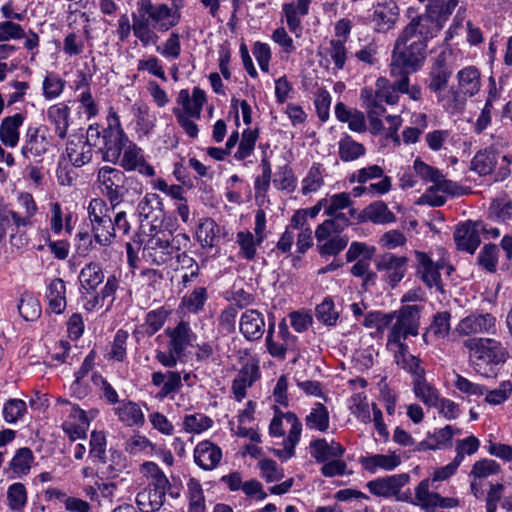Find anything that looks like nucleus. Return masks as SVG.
<instances>
[{
	"label": "nucleus",
	"mask_w": 512,
	"mask_h": 512,
	"mask_svg": "<svg viewBox=\"0 0 512 512\" xmlns=\"http://www.w3.org/2000/svg\"><path fill=\"white\" fill-rule=\"evenodd\" d=\"M459 0H429L426 12L404 27L396 40V62L415 69L426 59L429 40L437 36L458 5Z\"/></svg>",
	"instance_id": "nucleus-1"
},
{
	"label": "nucleus",
	"mask_w": 512,
	"mask_h": 512,
	"mask_svg": "<svg viewBox=\"0 0 512 512\" xmlns=\"http://www.w3.org/2000/svg\"><path fill=\"white\" fill-rule=\"evenodd\" d=\"M90 140L94 148L102 154L103 161L118 163L123 149L130 142L123 131L119 117L111 111L107 117V127L99 124L90 125Z\"/></svg>",
	"instance_id": "nucleus-2"
},
{
	"label": "nucleus",
	"mask_w": 512,
	"mask_h": 512,
	"mask_svg": "<svg viewBox=\"0 0 512 512\" xmlns=\"http://www.w3.org/2000/svg\"><path fill=\"white\" fill-rule=\"evenodd\" d=\"M464 346L470 351L475 371L487 378L496 376V367L508 358L506 347L492 338H470Z\"/></svg>",
	"instance_id": "nucleus-3"
},
{
	"label": "nucleus",
	"mask_w": 512,
	"mask_h": 512,
	"mask_svg": "<svg viewBox=\"0 0 512 512\" xmlns=\"http://www.w3.org/2000/svg\"><path fill=\"white\" fill-rule=\"evenodd\" d=\"M206 100L204 90L199 87L193 89L191 96L187 89H182L178 93L177 103L182 106L183 110L175 108L174 114L178 124L191 138H196L199 130L197 124L190 118L200 119L201 111Z\"/></svg>",
	"instance_id": "nucleus-4"
},
{
	"label": "nucleus",
	"mask_w": 512,
	"mask_h": 512,
	"mask_svg": "<svg viewBox=\"0 0 512 512\" xmlns=\"http://www.w3.org/2000/svg\"><path fill=\"white\" fill-rule=\"evenodd\" d=\"M106 202L100 198H94L88 206V216L92 224L94 239L102 246H107L115 237V227Z\"/></svg>",
	"instance_id": "nucleus-5"
},
{
	"label": "nucleus",
	"mask_w": 512,
	"mask_h": 512,
	"mask_svg": "<svg viewBox=\"0 0 512 512\" xmlns=\"http://www.w3.org/2000/svg\"><path fill=\"white\" fill-rule=\"evenodd\" d=\"M275 415L271 420L269 425V433L274 437H282L284 436V430L282 428L283 419L286 420L287 423L291 425L289 430L288 437L284 439V449L278 450L277 455L284 458H291L295 454V446L298 444L300 440V435L302 432V424L299 421L298 417L293 412L283 413L279 410L277 406L274 407Z\"/></svg>",
	"instance_id": "nucleus-6"
},
{
	"label": "nucleus",
	"mask_w": 512,
	"mask_h": 512,
	"mask_svg": "<svg viewBox=\"0 0 512 512\" xmlns=\"http://www.w3.org/2000/svg\"><path fill=\"white\" fill-rule=\"evenodd\" d=\"M421 310L422 307L419 305H403L396 311V322L392 325L387 338L391 342H399V339L417 336Z\"/></svg>",
	"instance_id": "nucleus-7"
},
{
	"label": "nucleus",
	"mask_w": 512,
	"mask_h": 512,
	"mask_svg": "<svg viewBox=\"0 0 512 512\" xmlns=\"http://www.w3.org/2000/svg\"><path fill=\"white\" fill-rule=\"evenodd\" d=\"M97 182L103 187V192L112 209H115L124 200V195L128 192L125 187L124 172L114 167H101L97 173Z\"/></svg>",
	"instance_id": "nucleus-8"
},
{
	"label": "nucleus",
	"mask_w": 512,
	"mask_h": 512,
	"mask_svg": "<svg viewBox=\"0 0 512 512\" xmlns=\"http://www.w3.org/2000/svg\"><path fill=\"white\" fill-rule=\"evenodd\" d=\"M408 258L397 256L391 252L379 255L375 259V266L379 272H383V280L391 287L395 288L404 278L407 272Z\"/></svg>",
	"instance_id": "nucleus-9"
},
{
	"label": "nucleus",
	"mask_w": 512,
	"mask_h": 512,
	"mask_svg": "<svg viewBox=\"0 0 512 512\" xmlns=\"http://www.w3.org/2000/svg\"><path fill=\"white\" fill-rule=\"evenodd\" d=\"M430 479H423L415 488L413 505L420 506L426 512H435L437 507L454 508L459 500L453 497H442L436 492H430Z\"/></svg>",
	"instance_id": "nucleus-10"
},
{
	"label": "nucleus",
	"mask_w": 512,
	"mask_h": 512,
	"mask_svg": "<svg viewBox=\"0 0 512 512\" xmlns=\"http://www.w3.org/2000/svg\"><path fill=\"white\" fill-rule=\"evenodd\" d=\"M376 86L377 90L375 92L367 88L361 91V98L365 106L385 109L383 103L394 105L399 101L400 91L396 88V81L393 84H389L387 79L379 78Z\"/></svg>",
	"instance_id": "nucleus-11"
},
{
	"label": "nucleus",
	"mask_w": 512,
	"mask_h": 512,
	"mask_svg": "<svg viewBox=\"0 0 512 512\" xmlns=\"http://www.w3.org/2000/svg\"><path fill=\"white\" fill-rule=\"evenodd\" d=\"M485 231V224L481 221L468 220L457 225L454 231V241L457 248L474 254L481 243L480 233Z\"/></svg>",
	"instance_id": "nucleus-12"
},
{
	"label": "nucleus",
	"mask_w": 512,
	"mask_h": 512,
	"mask_svg": "<svg viewBox=\"0 0 512 512\" xmlns=\"http://www.w3.org/2000/svg\"><path fill=\"white\" fill-rule=\"evenodd\" d=\"M138 13H144L149 20H152L160 31H168L179 23L180 14L165 4L154 5L151 0H140Z\"/></svg>",
	"instance_id": "nucleus-13"
},
{
	"label": "nucleus",
	"mask_w": 512,
	"mask_h": 512,
	"mask_svg": "<svg viewBox=\"0 0 512 512\" xmlns=\"http://www.w3.org/2000/svg\"><path fill=\"white\" fill-rule=\"evenodd\" d=\"M418 262L416 273L420 279L429 287H435L437 291L444 293V287L441 281L440 270L444 269L445 261L434 262L424 252L416 251Z\"/></svg>",
	"instance_id": "nucleus-14"
},
{
	"label": "nucleus",
	"mask_w": 512,
	"mask_h": 512,
	"mask_svg": "<svg viewBox=\"0 0 512 512\" xmlns=\"http://www.w3.org/2000/svg\"><path fill=\"white\" fill-rule=\"evenodd\" d=\"M175 256L170 239L165 232L152 235L144 246V257L156 265H163Z\"/></svg>",
	"instance_id": "nucleus-15"
},
{
	"label": "nucleus",
	"mask_w": 512,
	"mask_h": 512,
	"mask_svg": "<svg viewBox=\"0 0 512 512\" xmlns=\"http://www.w3.org/2000/svg\"><path fill=\"white\" fill-rule=\"evenodd\" d=\"M396 44L394 45L392 59H391V74L393 76L400 77L399 80H396V88L400 91V93L409 95L412 100H420L422 97V91L420 86L409 84V74L416 72L423 65L424 60L422 59L419 64L415 67V69L411 70V68L402 66L396 62Z\"/></svg>",
	"instance_id": "nucleus-16"
},
{
	"label": "nucleus",
	"mask_w": 512,
	"mask_h": 512,
	"mask_svg": "<svg viewBox=\"0 0 512 512\" xmlns=\"http://www.w3.org/2000/svg\"><path fill=\"white\" fill-rule=\"evenodd\" d=\"M123 155L120 156L119 164L126 171H138L147 177L155 175L154 168L148 164L142 154L141 148L135 143L129 142L123 149Z\"/></svg>",
	"instance_id": "nucleus-17"
},
{
	"label": "nucleus",
	"mask_w": 512,
	"mask_h": 512,
	"mask_svg": "<svg viewBox=\"0 0 512 512\" xmlns=\"http://www.w3.org/2000/svg\"><path fill=\"white\" fill-rule=\"evenodd\" d=\"M409 479L410 477L406 473L395 474L369 481L367 488L375 496L389 498L397 495L401 488L409 482Z\"/></svg>",
	"instance_id": "nucleus-18"
},
{
	"label": "nucleus",
	"mask_w": 512,
	"mask_h": 512,
	"mask_svg": "<svg viewBox=\"0 0 512 512\" xmlns=\"http://www.w3.org/2000/svg\"><path fill=\"white\" fill-rule=\"evenodd\" d=\"M456 78L458 81V89L452 91L455 101L461 96L473 97L480 91L481 73L475 66H467L459 70Z\"/></svg>",
	"instance_id": "nucleus-19"
},
{
	"label": "nucleus",
	"mask_w": 512,
	"mask_h": 512,
	"mask_svg": "<svg viewBox=\"0 0 512 512\" xmlns=\"http://www.w3.org/2000/svg\"><path fill=\"white\" fill-rule=\"evenodd\" d=\"M94 142L90 140V126L86 131V139L76 137L68 141L67 156L75 167H82L89 163L93 157Z\"/></svg>",
	"instance_id": "nucleus-20"
},
{
	"label": "nucleus",
	"mask_w": 512,
	"mask_h": 512,
	"mask_svg": "<svg viewBox=\"0 0 512 512\" xmlns=\"http://www.w3.org/2000/svg\"><path fill=\"white\" fill-rule=\"evenodd\" d=\"M356 210L350 208L348 214L328 215L330 218L317 226L315 238L321 243L331 235H342L341 233L351 224L350 218L355 217Z\"/></svg>",
	"instance_id": "nucleus-21"
},
{
	"label": "nucleus",
	"mask_w": 512,
	"mask_h": 512,
	"mask_svg": "<svg viewBox=\"0 0 512 512\" xmlns=\"http://www.w3.org/2000/svg\"><path fill=\"white\" fill-rule=\"evenodd\" d=\"M452 73L453 69L446 61V54L440 53L429 72V90L439 95L447 87Z\"/></svg>",
	"instance_id": "nucleus-22"
},
{
	"label": "nucleus",
	"mask_w": 512,
	"mask_h": 512,
	"mask_svg": "<svg viewBox=\"0 0 512 512\" xmlns=\"http://www.w3.org/2000/svg\"><path fill=\"white\" fill-rule=\"evenodd\" d=\"M160 197L155 193L146 194L137 206V213L141 226H144V221H150L151 229H155L157 222L161 223L163 211L161 208Z\"/></svg>",
	"instance_id": "nucleus-23"
},
{
	"label": "nucleus",
	"mask_w": 512,
	"mask_h": 512,
	"mask_svg": "<svg viewBox=\"0 0 512 512\" xmlns=\"http://www.w3.org/2000/svg\"><path fill=\"white\" fill-rule=\"evenodd\" d=\"M265 320L261 312L247 309L240 318V332L248 341L259 340L264 334Z\"/></svg>",
	"instance_id": "nucleus-24"
},
{
	"label": "nucleus",
	"mask_w": 512,
	"mask_h": 512,
	"mask_svg": "<svg viewBox=\"0 0 512 512\" xmlns=\"http://www.w3.org/2000/svg\"><path fill=\"white\" fill-rule=\"evenodd\" d=\"M404 340L399 339V342H391L387 338V348L394 353L396 364L415 376L424 369L420 367V360L414 355L409 354L408 345Z\"/></svg>",
	"instance_id": "nucleus-25"
},
{
	"label": "nucleus",
	"mask_w": 512,
	"mask_h": 512,
	"mask_svg": "<svg viewBox=\"0 0 512 512\" xmlns=\"http://www.w3.org/2000/svg\"><path fill=\"white\" fill-rule=\"evenodd\" d=\"M19 204L24 210L23 215L11 210L0 213V217L6 218L8 220V227L11 225V223H13L17 228L32 224L31 218L37 212V206L32 195L29 193L21 194L19 197Z\"/></svg>",
	"instance_id": "nucleus-26"
},
{
	"label": "nucleus",
	"mask_w": 512,
	"mask_h": 512,
	"mask_svg": "<svg viewBox=\"0 0 512 512\" xmlns=\"http://www.w3.org/2000/svg\"><path fill=\"white\" fill-rule=\"evenodd\" d=\"M50 142L40 129L29 127L25 135V143L22 146V155L25 158H41L49 149Z\"/></svg>",
	"instance_id": "nucleus-27"
},
{
	"label": "nucleus",
	"mask_w": 512,
	"mask_h": 512,
	"mask_svg": "<svg viewBox=\"0 0 512 512\" xmlns=\"http://www.w3.org/2000/svg\"><path fill=\"white\" fill-rule=\"evenodd\" d=\"M169 488L147 486L136 496V504L142 512H157L165 503Z\"/></svg>",
	"instance_id": "nucleus-28"
},
{
	"label": "nucleus",
	"mask_w": 512,
	"mask_h": 512,
	"mask_svg": "<svg viewBox=\"0 0 512 512\" xmlns=\"http://www.w3.org/2000/svg\"><path fill=\"white\" fill-rule=\"evenodd\" d=\"M399 16V8L395 1L379 3L374 10L372 21L378 32H386L393 28Z\"/></svg>",
	"instance_id": "nucleus-29"
},
{
	"label": "nucleus",
	"mask_w": 512,
	"mask_h": 512,
	"mask_svg": "<svg viewBox=\"0 0 512 512\" xmlns=\"http://www.w3.org/2000/svg\"><path fill=\"white\" fill-rule=\"evenodd\" d=\"M221 459V449L210 441L198 443L194 450L195 463L204 470H213Z\"/></svg>",
	"instance_id": "nucleus-30"
},
{
	"label": "nucleus",
	"mask_w": 512,
	"mask_h": 512,
	"mask_svg": "<svg viewBox=\"0 0 512 512\" xmlns=\"http://www.w3.org/2000/svg\"><path fill=\"white\" fill-rule=\"evenodd\" d=\"M166 335L170 338L168 348L176 354H183L188 345L191 344L195 334L192 332L190 324L181 321L173 328L165 330Z\"/></svg>",
	"instance_id": "nucleus-31"
},
{
	"label": "nucleus",
	"mask_w": 512,
	"mask_h": 512,
	"mask_svg": "<svg viewBox=\"0 0 512 512\" xmlns=\"http://www.w3.org/2000/svg\"><path fill=\"white\" fill-rule=\"evenodd\" d=\"M495 325V318L491 314H472L462 319L457 331L462 335H470L489 331Z\"/></svg>",
	"instance_id": "nucleus-32"
},
{
	"label": "nucleus",
	"mask_w": 512,
	"mask_h": 512,
	"mask_svg": "<svg viewBox=\"0 0 512 512\" xmlns=\"http://www.w3.org/2000/svg\"><path fill=\"white\" fill-rule=\"evenodd\" d=\"M460 433L459 429H454L451 425L436 430L433 434L419 443V450H437L452 446V438L454 434Z\"/></svg>",
	"instance_id": "nucleus-33"
},
{
	"label": "nucleus",
	"mask_w": 512,
	"mask_h": 512,
	"mask_svg": "<svg viewBox=\"0 0 512 512\" xmlns=\"http://www.w3.org/2000/svg\"><path fill=\"white\" fill-rule=\"evenodd\" d=\"M358 220L362 222L371 221L375 224H388L394 222L396 216L383 201H375L358 215Z\"/></svg>",
	"instance_id": "nucleus-34"
},
{
	"label": "nucleus",
	"mask_w": 512,
	"mask_h": 512,
	"mask_svg": "<svg viewBox=\"0 0 512 512\" xmlns=\"http://www.w3.org/2000/svg\"><path fill=\"white\" fill-rule=\"evenodd\" d=\"M24 116L20 113L5 117L0 125V140L8 147H15L19 141V128Z\"/></svg>",
	"instance_id": "nucleus-35"
},
{
	"label": "nucleus",
	"mask_w": 512,
	"mask_h": 512,
	"mask_svg": "<svg viewBox=\"0 0 512 512\" xmlns=\"http://www.w3.org/2000/svg\"><path fill=\"white\" fill-rule=\"evenodd\" d=\"M259 378L257 365H245L241 368L232 383L235 398L240 401L246 396V389Z\"/></svg>",
	"instance_id": "nucleus-36"
},
{
	"label": "nucleus",
	"mask_w": 512,
	"mask_h": 512,
	"mask_svg": "<svg viewBox=\"0 0 512 512\" xmlns=\"http://www.w3.org/2000/svg\"><path fill=\"white\" fill-rule=\"evenodd\" d=\"M413 390L417 398L429 407H437L439 403L438 390L425 379V371L414 376Z\"/></svg>",
	"instance_id": "nucleus-37"
},
{
	"label": "nucleus",
	"mask_w": 512,
	"mask_h": 512,
	"mask_svg": "<svg viewBox=\"0 0 512 512\" xmlns=\"http://www.w3.org/2000/svg\"><path fill=\"white\" fill-rule=\"evenodd\" d=\"M69 115L70 108L63 103L52 105L47 110V118L55 126V133L61 139L67 136Z\"/></svg>",
	"instance_id": "nucleus-38"
},
{
	"label": "nucleus",
	"mask_w": 512,
	"mask_h": 512,
	"mask_svg": "<svg viewBox=\"0 0 512 512\" xmlns=\"http://www.w3.org/2000/svg\"><path fill=\"white\" fill-rule=\"evenodd\" d=\"M47 299L49 308L56 314H61L66 308V285L61 278L53 279L48 285Z\"/></svg>",
	"instance_id": "nucleus-39"
},
{
	"label": "nucleus",
	"mask_w": 512,
	"mask_h": 512,
	"mask_svg": "<svg viewBox=\"0 0 512 512\" xmlns=\"http://www.w3.org/2000/svg\"><path fill=\"white\" fill-rule=\"evenodd\" d=\"M220 226L212 219L205 218L198 225L196 236L202 247H214L220 239Z\"/></svg>",
	"instance_id": "nucleus-40"
},
{
	"label": "nucleus",
	"mask_w": 512,
	"mask_h": 512,
	"mask_svg": "<svg viewBox=\"0 0 512 512\" xmlns=\"http://www.w3.org/2000/svg\"><path fill=\"white\" fill-rule=\"evenodd\" d=\"M282 10L289 30L295 33L296 36H299V33L302 31L301 17L308 14L309 7H305L302 3L300 4V2L296 1L284 4Z\"/></svg>",
	"instance_id": "nucleus-41"
},
{
	"label": "nucleus",
	"mask_w": 512,
	"mask_h": 512,
	"mask_svg": "<svg viewBox=\"0 0 512 512\" xmlns=\"http://www.w3.org/2000/svg\"><path fill=\"white\" fill-rule=\"evenodd\" d=\"M104 273L100 264L90 262L86 264L80 271L79 281L81 286L89 291H95L97 287L103 282Z\"/></svg>",
	"instance_id": "nucleus-42"
},
{
	"label": "nucleus",
	"mask_w": 512,
	"mask_h": 512,
	"mask_svg": "<svg viewBox=\"0 0 512 512\" xmlns=\"http://www.w3.org/2000/svg\"><path fill=\"white\" fill-rule=\"evenodd\" d=\"M34 461V455L30 448H19L9 463L8 469L11 470L15 477L27 475Z\"/></svg>",
	"instance_id": "nucleus-43"
},
{
	"label": "nucleus",
	"mask_w": 512,
	"mask_h": 512,
	"mask_svg": "<svg viewBox=\"0 0 512 512\" xmlns=\"http://www.w3.org/2000/svg\"><path fill=\"white\" fill-rule=\"evenodd\" d=\"M132 29L135 37H137L144 46L149 43L155 44L158 36L149 27V18L144 13L132 15Z\"/></svg>",
	"instance_id": "nucleus-44"
},
{
	"label": "nucleus",
	"mask_w": 512,
	"mask_h": 512,
	"mask_svg": "<svg viewBox=\"0 0 512 512\" xmlns=\"http://www.w3.org/2000/svg\"><path fill=\"white\" fill-rule=\"evenodd\" d=\"M208 299L205 287H196L181 299L180 307L188 313L197 314L203 310Z\"/></svg>",
	"instance_id": "nucleus-45"
},
{
	"label": "nucleus",
	"mask_w": 512,
	"mask_h": 512,
	"mask_svg": "<svg viewBox=\"0 0 512 512\" xmlns=\"http://www.w3.org/2000/svg\"><path fill=\"white\" fill-rule=\"evenodd\" d=\"M401 460L399 456L393 455H382L376 454L369 457H366L362 460V464L364 468L372 473L376 471L377 468H382L387 471H391L397 466H399Z\"/></svg>",
	"instance_id": "nucleus-46"
},
{
	"label": "nucleus",
	"mask_w": 512,
	"mask_h": 512,
	"mask_svg": "<svg viewBox=\"0 0 512 512\" xmlns=\"http://www.w3.org/2000/svg\"><path fill=\"white\" fill-rule=\"evenodd\" d=\"M115 411L119 419L127 426L139 425L144 422V415L139 405L134 402H122Z\"/></svg>",
	"instance_id": "nucleus-47"
},
{
	"label": "nucleus",
	"mask_w": 512,
	"mask_h": 512,
	"mask_svg": "<svg viewBox=\"0 0 512 512\" xmlns=\"http://www.w3.org/2000/svg\"><path fill=\"white\" fill-rule=\"evenodd\" d=\"M306 426L309 429H316L321 432L329 428V412L322 403H316L311 412L305 418Z\"/></svg>",
	"instance_id": "nucleus-48"
},
{
	"label": "nucleus",
	"mask_w": 512,
	"mask_h": 512,
	"mask_svg": "<svg viewBox=\"0 0 512 512\" xmlns=\"http://www.w3.org/2000/svg\"><path fill=\"white\" fill-rule=\"evenodd\" d=\"M348 242L347 235H331L321 243L317 242V250L321 256H335L346 248Z\"/></svg>",
	"instance_id": "nucleus-49"
},
{
	"label": "nucleus",
	"mask_w": 512,
	"mask_h": 512,
	"mask_svg": "<svg viewBox=\"0 0 512 512\" xmlns=\"http://www.w3.org/2000/svg\"><path fill=\"white\" fill-rule=\"evenodd\" d=\"M365 147L352 139L351 136H345L339 141V157L344 162H350L358 159L365 154Z\"/></svg>",
	"instance_id": "nucleus-50"
},
{
	"label": "nucleus",
	"mask_w": 512,
	"mask_h": 512,
	"mask_svg": "<svg viewBox=\"0 0 512 512\" xmlns=\"http://www.w3.org/2000/svg\"><path fill=\"white\" fill-rule=\"evenodd\" d=\"M495 155L491 151H479L471 161V170L484 176L490 174L495 167Z\"/></svg>",
	"instance_id": "nucleus-51"
},
{
	"label": "nucleus",
	"mask_w": 512,
	"mask_h": 512,
	"mask_svg": "<svg viewBox=\"0 0 512 512\" xmlns=\"http://www.w3.org/2000/svg\"><path fill=\"white\" fill-rule=\"evenodd\" d=\"M236 243L240 247V254L246 260H253L256 256V247L259 246L257 237L250 231H240L236 235Z\"/></svg>",
	"instance_id": "nucleus-52"
},
{
	"label": "nucleus",
	"mask_w": 512,
	"mask_h": 512,
	"mask_svg": "<svg viewBox=\"0 0 512 512\" xmlns=\"http://www.w3.org/2000/svg\"><path fill=\"white\" fill-rule=\"evenodd\" d=\"M141 471L146 477L151 479V481L148 483L149 486H154L156 488L171 487V484L164 472L154 462L143 463L141 466Z\"/></svg>",
	"instance_id": "nucleus-53"
},
{
	"label": "nucleus",
	"mask_w": 512,
	"mask_h": 512,
	"mask_svg": "<svg viewBox=\"0 0 512 512\" xmlns=\"http://www.w3.org/2000/svg\"><path fill=\"white\" fill-rule=\"evenodd\" d=\"M26 412V402L16 398L7 400L2 410L3 418L7 423H16Z\"/></svg>",
	"instance_id": "nucleus-54"
},
{
	"label": "nucleus",
	"mask_w": 512,
	"mask_h": 512,
	"mask_svg": "<svg viewBox=\"0 0 512 512\" xmlns=\"http://www.w3.org/2000/svg\"><path fill=\"white\" fill-rule=\"evenodd\" d=\"M8 506L13 511H20L27 503V490L22 483H13L7 489Z\"/></svg>",
	"instance_id": "nucleus-55"
},
{
	"label": "nucleus",
	"mask_w": 512,
	"mask_h": 512,
	"mask_svg": "<svg viewBox=\"0 0 512 512\" xmlns=\"http://www.w3.org/2000/svg\"><path fill=\"white\" fill-rule=\"evenodd\" d=\"M168 315L169 312L164 307L149 311L145 316V333L148 336L157 333L164 326Z\"/></svg>",
	"instance_id": "nucleus-56"
},
{
	"label": "nucleus",
	"mask_w": 512,
	"mask_h": 512,
	"mask_svg": "<svg viewBox=\"0 0 512 512\" xmlns=\"http://www.w3.org/2000/svg\"><path fill=\"white\" fill-rule=\"evenodd\" d=\"M498 252L497 245L492 243L485 244L477 257L478 264L486 271L494 273L498 262Z\"/></svg>",
	"instance_id": "nucleus-57"
},
{
	"label": "nucleus",
	"mask_w": 512,
	"mask_h": 512,
	"mask_svg": "<svg viewBox=\"0 0 512 512\" xmlns=\"http://www.w3.org/2000/svg\"><path fill=\"white\" fill-rule=\"evenodd\" d=\"M322 166L314 163L310 168L307 176L302 181V193L307 195L316 192L323 184Z\"/></svg>",
	"instance_id": "nucleus-58"
},
{
	"label": "nucleus",
	"mask_w": 512,
	"mask_h": 512,
	"mask_svg": "<svg viewBox=\"0 0 512 512\" xmlns=\"http://www.w3.org/2000/svg\"><path fill=\"white\" fill-rule=\"evenodd\" d=\"M188 492V512H205V498L201 484L195 479H190L188 483Z\"/></svg>",
	"instance_id": "nucleus-59"
},
{
	"label": "nucleus",
	"mask_w": 512,
	"mask_h": 512,
	"mask_svg": "<svg viewBox=\"0 0 512 512\" xmlns=\"http://www.w3.org/2000/svg\"><path fill=\"white\" fill-rule=\"evenodd\" d=\"M351 205L352 200L348 193L342 192L334 194L329 200H325L324 213L326 215L346 214L345 212H342V210L350 208Z\"/></svg>",
	"instance_id": "nucleus-60"
},
{
	"label": "nucleus",
	"mask_w": 512,
	"mask_h": 512,
	"mask_svg": "<svg viewBox=\"0 0 512 512\" xmlns=\"http://www.w3.org/2000/svg\"><path fill=\"white\" fill-rule=\"evenodd\" d=\"M258 138L257 130L246 129L242 133V138L239 143L238 149L234 154V158L241 161L246 159L254 150Z\"/></svg>",
	"instance_id": "nucleus-61"
},
{
	"label": "nucleus",
	"mask_w": 512,
	"mask_h": 512,
	"mask_svg": "<svg viewBox=\"0 0 512 512\" xmlns=\"http://www.w3.org/2000/svg\"><path fill=\"white\" fill-rule=\"evenodd\" d=\"M184 428L187 432L190 433H201L208 428H210L213 424V421L210 417L202 414L195 413L191 415H187L184 418Z\"/></svg>",
	"instance_id": "nucleus-62"
},
{
	"label": "nucleus",
	"mask_w": 512,
	"mask_h": 512,
	"mask_svg": "<svg viewBox=\"0 0 512 512\" xmlns=\"http://www.w3.org/2000/svg\"><path fill=\"white\" fill-rule=\"evenodd\" d=\"M500 470L501 467L499 463L495 460L484 458L474 463L470 476L481 479L498 474Z\"/></svg>",
	"instance_id": "nucleus-63"
},
{
	"label": "nucleus",
	"mask_w": 512,
	"mask_h": 512,
	"mask_svg": "<svg viewBox=\"0 0 512 512\" xmlns=\"http://www.w3.org/2000/svg\"><path fill=\"white\" fill-rule=\"evenodd\" d=\"M316 318L325 325H334L339 317L334 309V303L331 298H325L322 303L317 305L315 311Z\"/></svg>",
	"instance_id": "nucleus-64"
}]
</instances>
